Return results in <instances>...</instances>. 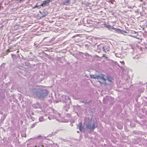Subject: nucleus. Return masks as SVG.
Instances as JSON below:
<instances>
[{"mask_svg": "<svg viewBox=\"0 0 147 147\" xmlns=\"http://www.w3.org/2000/svg\"><path fill=\"white\" fill-rule=\"evenodd\" d=\"M32 92L35 97H37L42 100L45 98L49 93L47 90L41 88H34Z\"/></svg>", "mask_w": 147, "mask_h": 147, "instance_id": "1", "label": "nucleus"}, {"mask_svg": "<svg viewBox=\"0 0 147 147\" xmlns=\"http://www.w3.org/2000/svg\"><path fill=\"white\" fill-rule=\"evenodd\" d=\"M58 116L60 118H61L60 117V113L57 112V113H56V115H51L50 116H48V118L49 119V120H51V119H54L55 118L58 121H59L60 122H67L68 121L66 119H64L63 120H61L60 119H58L57 118V116Z\"/></svg>", "mask_w": 147, "mask_h": 147, "instance_id": "2", "label": "nucleus"}, {"mask_svg": "<svg viewBox=\"0 0 147 147\" xmlns=\"http://www.w3.org/2000/svg\"><path fill=\"white\" fill-rule=\"evenodd\" d=\"M105 76L104 75L102 74L97 75V79L101 85L104 84L106 86L107 84L106 83V79Z\"/></svg>", "mask_w": 147, "mask_h": 147, "instance_id": "3", "label": "nucleus"}, {"mask_svg": "<svg viewBox=\"0 0 147 147\" xmlns=\"http://www.w3.org/2000/svg\"><path fill=\"white\" fill-rule=\"evenodd\" d=\"M96 123V122L94 121H93L92 125L89 122L86 124V128L91 130H93L97 127Z\"/></svg>", "mask_w": 147, "mask_h": 147, "instance_id": "4", "label": "nucleus"}, {"mask_svg": "<svg viewBox=\"0 0 147 147\" xmlns=\"http://www.w3.org/2000/svg\"><path fill=\"white\" fill-rule=\"evenodd\" d=\"M105 26L106 28L109 29H110L111 28H112L115 31L120 33H123L124 32H125L124 31L122 30L113 27V26H111L109 25L105 24Z\"/></svg>", "mask_w": 147, "mask_h": 147, "instance_id": "5", "label": "nucleus"}, {"mask_svg": "<svg viewBox=\"0 0 147 147\" xmlns=\"http://www.w3.org/2000/svg\"><path fill=\"white\" fill-rule=\"evenodd\" d=\"M61 99L65 103H70L71 100L70 98L68 96L63 95L61 97Z\"/></svg>", "mask_w": 147, "mask_h": 147, "instance_id": "6", "label": "nucleus"}, {"mask_svg": "<svg viewBox=\"0 0 147 147\" xmlns=\"http://www.w3.org/2000/svg\"><path fill=\"white\" fill-rule=\"evenodd\" d=\"M70 0H65V1H63L62 3H60V5H68L70 4Z\"/></svg>", "mask_w": 147, "mask_h": 147, "instance_id": "7", "label": "nucleus"}, {"mask_svg": "<svg viewBox=\"0 0 147 147\" xmlns=\"http://www.w3.org/2000/svg\"><path fill=\"white\" fill-rule=\"evenodd\" d=\"M52 1V0H45L43 2V3L40 5L41 6H46L50 2Z\"/></svg>", "mask_w": 147, "mask_h": 147, "instance_id": "8", "label": "nucleus"}, {"mask_svg": "<svg viewBox=\"0 0 147 147\" xmlns=\"http://www.w3.org/2000/svg\"><path fill=\"white\" fill-rule=\"evenodd\" d=\"M108 46H103L102 47V51L105 52L107 53V52H108L109 51V49L108 48Z\"/></svg>", "mask_w": 147, "mask_h": 147, "instance_id": "9", "label": "nucleus"}, {"mask_svg": "<svg viewBox=\"0 0 147 147\" xmlns=\"http://www.w3.org/2000/svg\"><path fill=\"white\" fill-rule=\"evenodd\" d=\"M33 107H34L37 109L41 108V107L40 104L38 103H36L34 104L33 105Z\"/></svg>", "mask_w": 147, "mask_h": 147, "instance_id": "10", "label": "nucleus"}, {"mask_svg": "<svg viewBox=\"0 0 147 147\" xmlns=\"http://www.w3.org/2000/svg\"><path fill=\"white\" fill-rule=\"evenodd\" d=\"M78 126L79 127V129L80 131H82L83 129V127H82V123H80L79 124Z\"/></svg>", "mask_w": 147, "mask_h": 147, "instance_id": "11", "label": "nucleus"}, {"mask_svg": "<svg viewBox=\"0 0 147 147\" xmlns=\"http://www.w3.org/2000/svg\"><path fill=\"white\" fill-rule=\"evenodd\" d=\"M90 77L91 78H94L96 79H97V76L94 75H91Z\"/></svg>", "mask_w": 147, "mask_h": 147, "instance_id": "12", "label": "nucleus"}, {"mask_svg": "<svg viewBox=\"0 0 147 147\" xmlns=\"http://www.w3.org/2000/svg\"><path fill=\"white\" fill-rule=\"evenodd\" d=\"M39 120L41 122L44 120V118L43 117H41L39 118Z\"/></svg>", "mask_w": 147, "mask_h": 147, "instance_id": "13", "label": "nucleus"}, {"mask_svg": "<svg viewBox=\"0 0 147 147\" xmlns=\"http://www.w3.org/2000/svg\"><path fill=\"white\" fill-rule=\"evenodd\" d=\"M117 127L118 128H119V129H121L122 128L123 126L122 125L119 126L118 125L117 126Z\"/></svg>", "mask_w": 147, "mask_h": 147, "instance_id": "14", "label": "nucleus"}, {"mask_svg": "<svg viewBox=\"0 0 147 147\" xmlns=\"http://www.w3.org/2000/svg\"><path fill=\"white\" fill-rule=\"evenodd\" d=\"M35 147H44L41 144H40L37 147V146H36Z\"/></svg>", "mask_w": 147, "mask_h": 147, "instance_id": "15", "label": "nucleus"}, {"mask_svg": "<svg viewBox=\"0 0 147 147\" xmlns=\"http://www.w3.org/2000/svg\"><path fill=\"white\" fill-rule=\"evenodd\" d=\"M107 80L108 81H109L110 82H111L112 81L111 79L109 78H107Z\"/></svg>", "mask_w": 147, "mask_h": 147, "instance_id": "16", "label": "nucleus"}, {"mask_svg": "<svg viewBox=\"0 0 147 147\" xmlns=\"http://www.w3.org/2000/svg\"><path fill=\"white\" fill-rule=\"evenodd\" d=\"M26 135V134H22V137H25Z\"/></svg>", "mask_w": 147, "mask_h": 147, "instance_id": "17", "label": "nucleus"}, {"mask_svg": "<svg viewBox=\"0 0 147 147\" xmlns=\"http://www.w3.org/2000/svg\"><path fill=\"white\" fill-rule=\"evenodd\" d=\"M120 62L122 63V65H124V61H120Z\"/></svg>", "mask_w": 147, "mask_h": 147, "instance_id": "18", "label": "nucleus"}, {"mask_svg": "<svg viewBox=\"0 0 147 147\" xmlns=\"http://www.w3.org/2000/svg\"><path fill=\"white\" fill-rule=\"evenodd\" d=\"M24 0H20L19 2L20 3L22 2Z\"/></svg>", "mask_w": 147, "mask_h": 147, "instance_id": "19", "label": "nucleus"}, {"mask_svg": "<svg viewBox=\"0 0 147 147\" xmlns=\"http://www.w3.org/2000/svg\"><path fill=\"white\" fill-rule=\"evenodd\" d=\"M36 7H38V6H35L33 8H36Z\"/></svg>", "mask_w": 147, "mask_h": 147, "instance_id": "20", "label": "nucleus"}, {"mask_svg": "<svg viewBox=\"0 0 147 147\" xmlns=\"http://www.w3.org/2000/svg\"><path fill=\"white\" fill-rule=\"evenodd\" d=\"M85 55L86 56L88 55V54L87 53H85Z\"/></svg>", "mask_w": 147, "mask_h": 147, "instance_id": "21", "label": "nucleus"}, {"mask_svg": "<svg viewBox=\"0 0 147 147\" xmlns=\"http://www.w3.org/2000/svg\"><path fill=\"white\" fill-rule=\"evenodd\" d=\"M13 54H12V55H11L12 56H13Z\"/></svg>", "mask_w": 147, "mask_h": 147, "instance_id": "22", "label": "nucleus"}, {"mask_svg": "<svg viewBox=\"0 0 147 147\" xmlns=\"http://www.w3.org/2000/svg\"><path fill=\"white\" fill-rule=\"evenodd\" d=\"M1 9V7H0V10Z\"/></svg>", "mask_w": 147, "mask_h": 147, "instance_id": "23", "label": "nucleus"}]
</instances>
